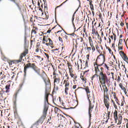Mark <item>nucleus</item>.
Wrapping results in <instances>:
<instances>
[{"label": "nucleus", "instance_id": "obj_5", "mask_svg": "<svg viewBox=\"0 0 128 128\" xmlns=\"http://www.w3.org/2000/svg\"><path fill=\"white\" fill-rule=\"evenodd\" d=\"M48 106H44L43 110L42 115L41 116L40 118L38 120V124H42L46 118V114H48Z\"/></svg>", "mask_w": 128, "mask_h": 128}, {"label": "nucleus", "instance_id": "obj_17", "mask_svg": "<svg viewBox=\"0 0 128 128\" xmlns=\"http://www.w3.org/2000/svg\"><path fill=\"white\" fill-rule=\"evenodd\" d=\"M38 27L34 26L31 32L32 36V34H36V32H38Z\"/></svg>", "mask_w": 128, "mask_h": 128}, {"label": "nucleus", "instance_id": "obj_12", "mask_svg": "<svg viewBox=\"0 0 128 128\" xmlns=\"http://www.w3.org/2000/svg\"><path fill=\"white\" fill-rule=\"evenodd\" d=\"M18 10L22 14H24V13L26 12V7L24 5H17Z\"/></svg>", "mask_w": 128, "mask_h": 128}, {"label": "nucleus", "instance_id": "obj_33", "mask_svg": "<svg viewBox=\"0 0 128 128\" xmlns=\"http://www.w3.org/2000/svg\"><path fill=\"white\" fill-rule=\"evenodd\" d=\"M104 98H110L108 96V91H105L104 92Z\"/></svg>", "mask_w": 128, "mask_h": 128}, {"label": "nucleus", "instance_id": "obj_28", "mask_svg": "<svg viewBox=\"0 0 128 128\" xmlns=\"http://www.w3.org/2000/svg\"><path fill=\"white\" fill-rule=\"evenodd\" d=\"M102 86L103 88L104 92H108V87L106 86V84H102Z\"/></svg>", "mask_w": 128, "mask_h": 128}, {"label": "nucleus", "instance_id": "obj_58", "mask_svg": "<svg viewBox=\"0 0 128 128\" xmlns=\"http://www.w3.org/2000/svg\"><path fill=\"white\" fill-rule=\"evenodd\" d=\"M64 38H65L66 40H67V42H70V40H68V36L65 35Z\"/></svg>", "mask_w": 128, "mask_h": 128}, {"label": "nucleus", "instance_id": "obj_25", "mask_svg": "<svg viewBox=\"0 0 128 128\" xmlns=\"http://www.w3.org/2000/svg\"><path fill=\"white\" fill-rule=\"evenodd\" d=\"M78 88H82L83 90H85L87 94H88L90 92V88H88V86H86L85 88H83L82 87H78Z\"/></svg>", "mask_w": 128, "mask_h": 128}, {"label": "nucleus", "instance_id": "obj_6", "mask_svg": "<svg viewBox=\"0 0 128 128\" xmlns=\"http://www.w3.org/2000/svg\"><path fill=\"white\" fill-rule=\"evenodd\" d=\"M42 44H46L47 46H51L52 48H54V42L50 39V38H48L46 36H44L42 38Z\"/></svg>", "mask_w": 128, "mask_h": 128}, {"label": "nucleus", "instance_id": "obj_57", "mask_svg": "<svg viewBox=\"0 0 128 128\" xmlns=\"http://www.w3.org/2000/svg\"><path fill=\"white\" fill-rule=\"evenodd\" d=\"M39 10H40V12L42 13V14H44V11L42 10V8H40Z\"/></svg>", "mask_w": 128, "mask_h": 128}, {"label": "nucleus", "instance_id": "obj_23", "mask_svg": "<svg viewBox=\"0 0 128 128\" xmlns=\"http://www.w3.org/2000/svg\"><path fill=\"white\" fill-rule=\"evenodd\" d=\"M58 86L57 84H54V88L52 91V94H56L58 92Z\"/></svg>", "mask_w": 128, "mask_h": 128}, {"label": "nucleus", "instance_id": "obj_14", "mask_svg": "<svg viewBox=\"0 0 128 128\" xmlns=\"http://www.w3.org/2000/svg\"><path fill=\"white\" fill-rule=\"evenodd\" d=\"M28 54V49L24 48V52L22 53L20 56V58H21V59L22 60V58H24V56H26Z\"/></svg>", "mask_w": 128, "mask_h": 128}, {"label": "nucleus", "instance_id": "obj_48", "mask_svg": "<svg viewBox=\"0 0 128 128\" xmlns=\"http://www.w3.org/2000/svg\"><path fill=\"white\" fill-rule=\"evenodd\" d=\"M8 64H9V66H12V64H14L13 60H8Z\"/></svg>", "mask_w": 128, "mask_h": 128}, {"label": "nucleus", "instance_id": "obj_56", "mask_svg": "<svg viewBox=\"0 0 128 128\" xmlns=\"http://www.w3.org/2000/svg\"><path fill=\"white\" fill-rule=\"evenodd\" d=\"M86 26H84V29H83V32H84L85 33V34H87L86 32Z\"/></svg>", "mask_w": 128, "mask_h": 128}, {"label": "nucleus", "instance_id": "obj_50", "mask_svg": "<svg viewBox=\"0 0 128 128\" xmlns=\"http://www.w3.org/2000/svg\"><path fill=\"white\" fill-rule=\"evenodd\" d=\"M88 68V60L86 61V66L84 68Z\"/></svg>", "mask_w": 128, "mask_h": 128}, {"label": "nucleus", "instance_id": "obj_19", "mask_svg": "<svg viewBox=\"0 0 128 128\" xmlns=\"http://www.w3.org/2000/svg\"><path fill=\"white\" fill-rule=\"evenodd\" d=\"M119 86L121 90H123L125 94H128V92H126V88H125L124 86V85H122V84L120 83L119 84Z\"/></svg>", "mask_w": 128, "mask_h": 128}, {"label": "nucleus", "instance_id": "obj_42", "mask_svg": "<svg viewBox=\"0 0 128 128\" xmlns=\"http://www.w3.org/2000/svg\"><path fill=\"white\" fill-rule=\"evenodd\" d=\"M104 68H106L107 70H110V67L108 66V64H104Z\"/></svg>", "mask_w": 128, "mask_h": 128}, {"label": "nucleus", "instance_id": "obj_62", "mask_svg": "<svg viewBox=\"0 0 128 128\" xmlns=\"http://www.w3.org/2000/svg\"><path fill=\"white\" fill-rule=\"evenodd\" d=\"M18 92H16L15 94V96H14L15 100H16V98H18Z\"/></svg>", "mask_w": 128, "mask_h": 128}, {"label": "nucleus", "instance_id": "obj_47", "mask_svg": "<svg viewBox=\"0 0 128 128\" xmlns=\"http://www.w3.org/2000/svg\"><path fill=\"white\" fill-rule=\"evenodd\" d=\"M58 40L59 42H61V44H64V40H62V38L60 36L58 37Z\"/></svg>", "mask_w": 128, "mask_h": 128}, {"label": "nucleus", "instance_id": "obj_49", "mask_svg": "<svg viewBox=\"0 0 128 128\" xmlns=\"http://www.w3.org/2000/svg\"><path fill=\"white\" fill-rule=\"evenodd\" d=\"M2 58L3 60H4V62H6V60H8V58L4 56H2Z\"/></svg>", "mask_w": 128, "mask_h": 128}, {"label": "nucleus", "instance_id": "obj_43", "mask_svg": "<svg viewBox=\"0 0 128 128\" xmlns=\"http://www.w3.org/2000/svg\"><path fill=\"white\" fill-rule=\"evenodd\" d=\"M112 104H113V106H114V108H116V110H117L118 106H116V102H114V100H112Z\"/></svg>", "mask_w": 128, "mask_h": 128}, {"label": "nucleus", "instance_id": "obj_35", "mask_svg": "<svg viewBox=\"0 0 128 128\" xmlns=\"http://www.w3.org/2000/svg\"><path fill=\"white\" fill-rule=\"evenodd\" d=\"M80 78H81L82 80L84 82V84H86V78L84 76H81Z\"/></svg>", "mask_w": 128, "mask_h": 128}, {"label": "nucleus", "instance_id": "obj_26", "mask_svg": "<svg viewBox=\"0 0 128 128\" xmlns=\"http://www.w3.org/2000/svg\"><path fill=\"white\" fill-rule=\"evenodd\" d=\"M22 59L20 57L19 60H13V64H20V62H22Z\"/></svg>", "mask_w": 128, "mask_h": 128}, {"label": "nucleus", "instance_id": "obj_1", "mask_svg": "<svg viewBox=\"0 0 128 128\" xmlns=\"http://www.w3.org/2000/svg\"><path fill=\"white\" fill-rule=\"evenodd\" d=\"M26 64H24V76H26V72L28 68H31L32 70L38 76H40L41 78L44 80L46 84V94L45 98H48V96H50V88H52V84H50V79H46V74L44 71L42 70V74H40V68H38L35 63H30V61H28Z\"/></svg>", "mask_w": 128, "mask_h": 128}, {"label": "nucleus", "instance_id": "obj_37", "mask_svg": "<svg viewBox=\"0 0 128 128\" xmlns=\"http://www.w3.org/2000/svg\"><path fill=\"white\" fill-rule=\"evenodd\" d=\"M67 66L69 70H70V69L72 70V64H70V62H68Z\"/></svg>", "mask_w": 128, "mask_h": 128}, {"label": "nucleus", "instance_id": "obj_55", "mask_svg": "<svg viewBox=\"0 0 128 128\" xmlns=\"http://www.w3.org/2000/svg\"><path fill=\"white\" fill-rule=\"evenodd\" d=\"M0 78L2 80L3 78H6V75H4V74H3L1 75V76H0Z\"/></svg>", "mask_w": 128, "mask_h": 128}, {"label": "nucleus", "instance_id": "obj_20", "mask_svg": "<svg viewBox=\"0 0 128 128\" xmlns=\"http://www.w3.org/2000/svg\"><path fill=\"white\" fill-rule=\"evenodd\" d=\"M6 90L5 92L6 94H8L10 92V84H6L5 86Z\"/></svg>", "mask_w": 128, "mask_h": 128}, {"label": "nucleus", "instance_id": "obj_2", "mask_svg": "<svg viewBox=\"0 0 128 128\" xmlns=\"http://www.w3.org/2000/svg\"><path fill=\"white\" fill-rule=\"evenodd\" d=\"M101 72H99L98 78L101 84H104L106 82H108V78L106 74L104 72V68H100Z\"/></svg>", "mask_w": 128, "mask_h": 128}, {"label": "nucleus", "instance_id": "obj_45", "mask_svg": "<svg viewBox=\"0 0 128 128\" xmlns=\"http://www.w3.org/2000/svg\"><path fill=\"white\" fill-rule=\"evenodd\" d=\"M72 106H78V101L76 100H74L72 102Z\"/></svg>", "mask_w": 128, "mask_h": 128}, {"label": "nucleus", "instance_id": "obj_22", "mask_svg": "<svg viewBox=\"0 0 128 128\" xmlns=\"http://www.w3.org/2000/svg\"><path fill=\"white\" fill-rule=\"evenodd\" d=\"M92 34H94L96 36H98V38H100V34H98V32L96 30L95 28H94V25L92 26Z\"/></svg>", "mask_w": 128, "mask_h": 128}, {"label": "nucleus", "instance_id": "obj_24", "mask_svg": "<svg viewBox=\"0 0 128 128\" xmlns=\"http://www.w3.org/2000/svg\"><path fill=\"white\" fill-rule=\"evenodd\" d=\"M87 2H89V4L90 6V8L92 10H94V4H92V0H86Z\"/></svg>", "mask_w": 128, "mask_h": 128}, {"label": "nucleus", "instance_id": "obj_38", "mask_svg": "<svg viewBox=\"0 0 128 128\" xmlns=\"http://www.w3.org/2000/svg\"><path fill=\"white\" fill-rule=\"evenodd\" d=\"M47 124L50 125L52 124V117H50V118L48 120Z\"/></svg>", "mask_w": 128, "mask_h": 128}, {"label": "nucleus", "instance_id": "obj_32", "mask_svg": "<svg viewBox=\"0 0 128 128\" xmlns=\"http://www.w3.org/2000/svg\"><path fill=\"white\" fill-rule=\"evenodd\" d=\"M110 112L108 110L107 117H106L107 120H106V122H108V120L110 118Z\"/></svg>", "mask_w": 128, "mask_h": 128}, {"label": "nucleus", "instance_id": "obj_44", "mask_svg": "<svg viewBox=\"0 0 128 128\" xmlns=\"http://www.w3.org/2000/svg\"><path fill=\"white\" fill-rule=\"evenodd\" d=\"M60 120H64L66 119V118L64 117V116L61 115V114L60 115Z\"/></svg>", "mask_w": 128, "mask_h": 128}, {"label": "nucleus", "instance_id": "obj_40", "mask_svg": "<svg viewBox=\"0 0 128 128\" xmlns=\"http://www.w3.org/2000/svg\"><path fill=\"white\" fill-rule=\"evenodd\" d=\"M122 6H124V4H122V2H120V0H117V8L118 6H122Z\"/></svg>", "mask_w": 128, "mask_h": 128}, {"label": "nucleus", "instance_id": "obj_7", "mask_svg": "<svg viewBox=\"0 0 128 128\" xmlns=\"http://www.w3.org/2000/svg\"><path fill=\"white\" fill-rule=\"evenodd\" d=\"M104 62H106V56L104 54H100L98 56L96 62L94 63H96L99 66H102L104 64Z\"/></svg>", "mask_w": 128, "mask_h": 128}, {"label": "nucleus", "instance_id": "obj_60", "mask_svg": "<svg viewBox=\"0 0 128 128\" xmlns=\"http://www.w3.org/2000/svg\"><path fill=\"white\" fill-rule=\"evenodd\" d=\"M113 35L114 36V40H116V34L114 33H113Z\"/></svg>", "mask_w": 128, "mask_h": 128}, {"label": "nucleus", "instance_id": "obj_34", "mask_svg": "<svg viewBox=\"0 0 128 128\" xmlns=\"http://www.w3.org/2000/svg\"><path fill=\"white\" fill-rule=\"evenodd\" d=\"M6 92L3 89H2V90L0 91V97L2 98H4V94Z\"/></svg>", "mask_w": 128, "mask_h": 128}, {"label": "nucleus", "instance_id": "obj_39", "mask_svg": "<svg viewBox=\"0 0 128 128\" xmlns=\"http://www.w3.org/2000/svg\"><path fill=\"white\" fill-rule=\"evenodd\" d=\"M104 32H101V37L100 36H99V40L100 42H102V38H104Z\"/></svg>", "mask_w": 128, "mask_h": 128}, {"label": "nucleus", "instance_id": "obj_29", "mask_svg": "<svg viewBox=\"0 0 128 128\" xmlns=\"http://www.w3.org/2000/svg\"><path fill=\"white\" fill-rule=\"evenodd\" d=\"M118 48L120 50H122V44L120 42V40L118 44Z\"/></svg>", "mask_w": 128, "mask_h": 128}, {"label": "nucleus", "instance_id": "obj_46", "mask_svg": "<svg viewBox=\"0 0 128 128\" xmlns=\"http://www.w3.org/2000/svg\"><path fill=\"white\" fill-rule=\"evenodd\" d=\"M106 50H108L109 51L110 54H112V50L110 49V47L106 46Z\"/></svg>", "mask_w": 128, "mask_h": 128}, {"label": "nucleus", "instance_id": "obj_51", "mask_svg": "<svg viewBox=\"0 0 128 128\" xmlns=\"http://www.w3.org/2000/svg\"><path fill=\"white\" fill-rule=\"evenodd\" d=\"M2 116V110L0 108V118Z\"/></svg>", "mask_w": 128, "mask_h": 128}, {"label": "nucleus", "instance_id": "obj_4", "mask_svg": "<svg viewBox=\"0 0 128 128\" xmlns=\"http://www.w3.org/2000/svg\"><path fill=\"white\" fill-rule=\"evenodd\" d=\"M114 124L117 126L122 124V114H118V110H115L114 112Z\"/></svg>", "mask_w": 128, "mask_h": 128}, {"label": "nucleus", "instance_id": "obj_15", "mask_svg": "<svg viewBox=\"0 0 128 128\" xmlns=\"http://www.w3.org/2000/svg\"><path fill=\"white\" fill-rule=\"evenodd\" d=\"M98 74L96 73L91 78L92 82H94L98 80Z\"/></svg>", "mask_w": 128, "mask_h": 128}, {"label": "nucleus", "instance_id": "obj_27", "mask_svg": "<svg viewBox=\"0 0 128 128\" xmlns=\"http://www.w3.org/2000/svg\"><path fill=\"white\" fill-rule=\"evenodd\" d=\"M113 96L115 100V102H116V104H118V98L116 97V92H114Z\"/></svg>", "mask_w": 128, "mask_h": 128}, {"label": "nucleus", "instance_id": "obj_30", "mask_svg": "<svg viewBox=\"0 0 128 128\" xmlns=\"http://www.w3.org/2000/svg\"><path fill=\"white\" fill-rule=\"evenodd\" d=\"M34 56V58H36L35 60H36V62H42V60H40V59L42 58L40 56Z\"/></svg>", "mask_w": 128, "mask_h": 128}, {"label": "nucleus", "instance_id": "obj_9", "mask_svg": "<svg viewBox=\"0 0 128 128\" xmlns=\"http://www.w3.org/2000/svg\"><path fill=\"white\" fill-rule=\"evenodd\" d=\"M52 66L54 70L53 72V78L54 80V84H60V77H56V76H58V74H56V70L54 69V67L53 65L52 64Z\"/></svg>", "mask_w": 128, "mask_h": 128}, {"label": "nucleus", "instance_id": "obj_41", "mask_svg": "<svg viewBox=\"0 0 128 128\" xmlns=\"http://www.w3.org/2000/svg\"><path fill=\"white\" fill-rule=\"evenodd\" d=\"M76 12H74V14L72 15V22L74 26V30H76V27H74V14H76Z\"/></svg>", "mask_w": 128, "mask_h": 128}, {"label": "nucleus", "instance_id": "obj_59", "mask_svg": "<svg viewBox=\"0 0 128 128\" xmlns=\"http://www.w3.org/2000/svg\"><path fill=\"white\" fill-rule=\"evenodd\" d=\"M2 74H4V71H1L0 72V76H2Z\"/></svg>", "mask_w": 128, "mask_h": 128}, {"label": "nucleus", "instance_id": "obj_52", "mask_svg": "<svg viewBox=\"0 0 128 128\" xmlns=\"http://www.w3.org/2000/svg\"><path fill=\"white\" fill-rule=\"evenodd\" d=\"M111 74H112V80H114V73L113 72H111Z\"/></svg>", "mask_w": 128, "mask_h": 128}, {"label": "nucleus", "instance_id": "obj_63", "mask_svg": "<svg viewBox=\"0 0 128 128\" xmlns=\"http://www.w3.org/2000/svg\"><path fill=\"white\" fill-rule=\"evenodd\" d=\"M68 82V84H70V81L68 80H64V84H66Z\"/></svg>", "mask_w": 128, "mask_h": 128}, {"label": "nucleus", "instance_id": "obj_16", "mask_svg": "<svg viewBox=\"0 0 128 128\" xmlns=\"http://www.w3.org/2000/svg\"><path fill=\"white\" fill-rule=\"evenodd\" d=\"M69 88H70V83H68V82L66 84H65V90H64L65 94L66 95L68 94V90H70Z\"/></svg>", "mask_w": 128, "mask_h": 128}, {"label": "nucleus", "instance_id": "obj_53", "mask_svg": "<svg viewBox=\"0 0 128 128\" xmlns=\"http://www.w3.org/2000/svg\"><path fill=\"white\" fill-rule=\"evenodd\" d=\"M120 80H122V79L120 78V76H118V79H117L118 82H120Z\"/></svg>", "mask_w": 128, "mask_h": 128}, {"label": "nucleus", "instance_id": "obj_31", "mask_svg": "<svg viewBox=\"0 0 128 128\" xmlns=\"http://www.w3.org/2000/svg\"><path fill=\"white\" fill-rule=\"evenodd\" d=\"M34 44H36V39L34 38L33 40H30V48L34 46Z\"/></svg>", "mask_w": 128, "mask_h": 128}, {"label": "nucleus", "instance_id": "obj_21", "mask_svg": "<svg viewBox=\"0 0 128 128\" xmlns=\"http://www.w3.org/2000/svg\"><path fill=\"white\" fill-rule=\"evenodd\" d=\"M96 48L97 50V52H102L101 50H104V48H102V45H100L98 46V44L96 45Z\"/></svg>", "mask_w": 128, "mask_h": 128}, {"label": "nucleus", "instance_id": "obj_61", "mask_svg": "<svg viewBox=\"0 0 128 128\" xmlns=\"http://www.w3.org/2000/svg\"><path fill=\"white\" fill-rule=\"evenodd\" d=\"M44 56L47 57L48 60V58H50V56L48 54L46 53L44 54Z\"/></svg>", "mask_w": 128, "mask_h": 128}, {"label": "nucleus", "instance_id": "obj_8", "mask_svg": "<svg viewBox=\"0 0 128 128\" xmlns=\"http://www.w3.org/2000/svg\"><path fill=\"white\" fill-rule=\"evenodd\" d=\"M88 40L90 47L87 46L86 50L87 52L90 54V50H92V52H96V47H94V41L92 40V36H88Z\"/></svg>", "mask_w": 128, "mask_h": 128}, {"label": "nucleus", "instance_id": "obj_64", "mask_svg": "<svg viewBox=\"0 0 128 128\" xmlns=\"http://www.w3.org/2000/svg\"><path fill=\"white\" fill-rule=\"evenodd\" d=\"M22 86H24V83H21L20 84L19 86H20V88H22Z\"/></svg>", "mask_w": 128, "mask_h": 128}, {"label": "nucleus", "instance_id": "obj_54", "mask_svg": "<svg viewBox=\"0 0 128 128\" xmlns=\"http://www.w3.org/2000/svg\"><path fill=\"white\" fill-rule=\"evenodd\" d=\"M66 32H62L60 34L61 36H66Z\"/></svg>", "mask_w": 128, "mask_h": 128}, {"label": "nucleus", "instance_id": "obj_11", "mask_svg": "<svg viewBox=\"0 0 128 128\" xmlns=\"http://www.w3.org/2000/svg\"><path fill=\"white\" fill-rule=\"evenodd\" d=\"M94 66L95 70V72L96 74H98V72H102V70H100V66H102V65H99L98 64H96V63H94Z\"/></svg>", "mask_w": 128, "mask_h": 128}, {"label": "nucleus", "instance_id": "obj_3", "mask_svg": "<svg viewBox=\"0 0 128 128\" xmlns=\"http://www.w3.org/2000/svg\"><path fill=\"white\" fill-rule=\"evenodd\" d=\"M88 100L89 102V118L90 120V118H92V110H94V96L92 98V96H88Z\"/></svg>", "mask_w": 128, "mask_h": 128}, {"label": "nucleus", "instance_id": "obj_10", "mask_svg": "<svg viewBox=\"0 0 128 128\" xmlns=\"http://www.w3.org/2000/svg\"><path fill=\"white\" fill-rule=\"evenodd\" d=\"M110 97L104 98V102L106 108H107V110H108V108H110Z\"/></svg>", "mask_w": 128, "mask_h": 128}, {"label": "nucleus", "instance_id": "obj_36", "mask_svg": "<svg viewBox=\"0 0 128 128\" xmlns=\"http://www.w3.org/2000/svg\"><path fill=\"white\" fill-rule=\"evenodd\" d=\"M124 100H126V98H124V96H122V100L120 106H124V102H126Z\"/></svg>", "mask_w": 128, "mask_h": 128}, {"label": "nucleus", "instance_id": "obj_13", "mask_svg": "<svg viewBox=\"0 0 128 128\" xmlns=\"http://www.w3.org/2000/svg\"><path fill=\"white\" fill-rule=\"evenodd\" d=\"M69 74H70V76H71V78H72L74 80H76V78H78V76L74 74L73 70L70 69V70H69Z\"/></svg>", "mask_w": 128, "mask_h": 128}, {"label": "nucleus", "instance_id": "obj_18", "mask_svg": "<svg viewBox=\"0 0 128 128\" xmlns=\"http://www.w3.org/2000/svg\"><path fill=\"white\" fill-rule=\"evenodd\" d=\"M76 42V44H78V42H84V38L77 36Z\"/></svg>", "mask_w": 128, "mask_h": 128}]
</instances>
